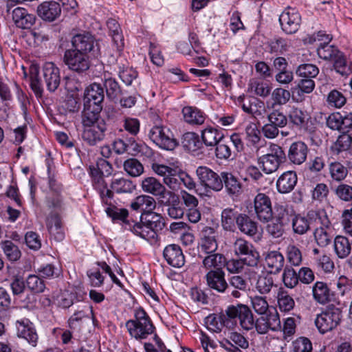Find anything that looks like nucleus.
<instances>
[{"label":"nucleus","mask_w":352,"mask_h":352,"mask_svg":"<svg viewBox=\"0 0 352 352\" xmlns=\"http://www.w3.org/2000/svg\"><path fill=\"white\" fill-rule=\"evenodd\" d=\"M331 179L336 182L344 181L348 175V168L341 162L334 161L328 165Z\"/></svg>","instance_id":"obj_36"},{"label":"nucleus","mask_w":352,"mask_h":352,"mask_svg":"<svg viewBox=\"0 0 352 352\" xmlns=\"http://www.w3.org/2000/svg\"><path fill=\"white\" fill-rule=\"evenodd\" d=\"M284 213H285L286 216L288 215V213L284 209L281 217L278 216L273 221L267 225V230L268 233L274 238H279L284 233V226L288 221L287 219H286L285 218Z\"/></svg>","instance_id":"obj_39"},{"label":"nucleus","mask_w":352,"mask_h":352,"mask_svg":"<svg viewBox=\"0 0 352 352\" xmlns=\"http://www.w3.org/2000/svg\"><path fill=\"white\" fill-rule=\"evenodd\" d=\"M148 135L153 143L165 150L172 151L178 145L173 132L164 126L156 125L153 126Z\"/></svg>","instance_id":"obj_6"},{"label":"nucleus","mask_w":352,"mask_h":352,"mask_svg":"<svg viewBox=\"0 0 352 352\" xmlns=\"http://www.w3.org/2000/svg\"><path fill=\"white\" fill-rule=\"evenodd\" d=\"M205 279L207 286L218 293L223 294L229 289L223 269L208 271L205 275Z\"/></svg>","instance_id":"obj_14"},{"label":"nucleus","mask_w":352,"mask_h":352,"mask_svg":"<svg viewBox=\"0 0 352 352\" xmlns=\"http://www.w3.org/2000/svg\"><path fill=\"white\" fill-rule=\"evenodd\" d=\"M309 148L307 145L302 141L293 142L288 150L287 157L294 164L300 165L307 160Z\"/></svg>","instance_id":"obj_18"},{"label":"nucleus","mask_w":352,"mask_h":352,"mask_svg":"<svg viewBox=\"0 0 352 352\" xmlns=\"http://www.w3.org/2000/svg\"><path fill=\"white\" fill-rule=\"evenodd\" d=\"M290 92L281 87L276 88L273 90L271 98L274 101L272 107L274 108V105H283L287 103L290 99Z\"/></svg>","instance_id":"obj_50"},{"label":"nucleus","mask_w":352,"mask_h":352,"mask_svg":"<svg viewBox=\"0 0 352 352\" xmlns=\"http://www.w3.org/2000/svg\"><path fill=\"white\" fill-rule=\"evenodd\" d=\"M265 261L271 274H278L284 266L285 258L280 252L274 250L267 253Z\"/></svg>","instance_id":"obj_27"},{"label":"nucleus","mask_w":352,"mask_h":352,"mask_svg":"<svg viewBox=\"0 0 352 352\" xmlns=\"http://www.w3.org/2000/svg\"><path fill=\"white\" fill-rule=\"evenodd\" d=\"M268 121L279 128L285 127L287 124V116L279 109H274L267 116Z\"/></svg>","instance_id":"obj_60"},{"label":"nucleus","mask_w":352,"mask_h":352,"mask_svg":"<svg viewBox=\"0 0 352 352\" xmlns=\"http://www.w3.org/2000/svg\"><path fill=\"white\" fill-rule=\"evenodd\" d=\"M226 312L229 320L237 318L243 329L250 331L254 327V315L247 305L243 304L230 305L226 309Z\"/></svg>","instance_id":"obj_8"},{"label":"nucleus","mask_w":352,"mask_h":352,"mask_svg":"<svg viewBox=\"0 0 352 352\" xmlns=\"http://www.w3.org/2000/svg\"><path fill=\"white\" fill-rule=\"evenodd\" d=\"M141 222L146 224V228H149L150 231L155 232V241L157 239L158 233L162 231L165 226L163 217L154 212L141 215Z\"/></svg>","instance_id":"obj_23"},{"label":"nucleus","mask_w":352,"mask_h":352,"mask_svg":"<svg viewBox=\"0 0 352 352\" xmlns=\"http://www.w3.org/2000/svg\"><path fill=\"white\" fill-rule=\"evenodd\" d=\"M128 153L131 155L151 157L152 150L144 143H138L133 138L128 139Z\"/></svg>","instance_id":"obj_42"},{"label":"nucleus","mask_w":352,"mask_h":352,"mask_svg":"<svg viewBox=\"0 0 352 352\" xmlns=\"http://www.w3.org/2000/svg\"><path fill=\"white\" fill-rule=\"evenodd\" d=\"M134 322L129 320L126 322V327L129 334L135 338L136 340L145 339L148 335L153 333L155 327L151 322H145L146 327L143 324V322Z\"/></svg>","instance_id":"obj_20"},{"label":"nucleus","mask_w":352,"mask_h":352,"mask_svg":"<svg viewBox=\"0 0 352 352\" xmlns=\"http://www.w3.org/2000/svg\"><path fill=\"white\" fill-rule=\"evenodd\" d=\"M63 63L73 72L81 74L87 72L91 66L89 54L86 52H79L72 49L65 50L63 56Z\"/></svg>","instance_id":"obj_5"},{"label":"nucleus","mask_w":352,"mask_h":352,"mask_svg":"<svg viewBox=\"0 0 352 352\" xmlns=\"http://www.w3.org/2000/svg\"><path fill=\"white\" fill-rule=\"evenodd\" d=\"M27 287L33 293H42L45 289V284L43 279L36 275H29L26 279Z\"/></svg>","instance_id":"obj_52"},{"label":"nucleus","mask_w":352,"mask_h":352,"mask_svg":"<svg viewBox=\"0 0 352 352\" xmlns=\"http://www.w3.org/2000/svg\"><path fill=\"white\" fill-rule=\"evenodd\" d=\"M73 50L79 52L89 53L94 54L99 52V47L94 37L89 32H83L74 35L72 39Z\"/></svg>","instance_id":"obj_10"},{"label":"nucleus","mask_w":352,"mask_h":352,"mask_svg":"<svg viewBox=\"0 0 352 352\" xmlns=\"http://www.w3.org/2000/svg\"><path fill=\"white\" fill-rule=\"evenodd\" d=\"M229 318L227 316L226 312L222 314L219 316L210 315L206 318V324L208 329L214 331L219 332L223 326L229 324Z\"/></svg>","instance_id":"obj_40"},{"label":"nucleus","mask_w":352,"mask_h":352,"mask_svg":"<svg viewBox=\"0 0 352 352\" xmlns=\"http://www.w3.org/2000/svg\"><path fill=\"white\" fill-rule=\"evenodd\" d=\"M335 193L341 200L349 201L352 200V186L345 184L338 185Z\"/></svg>","instance_id":"obj_64"},{"label":"nucleus","mask_w":352,"mask_h":352,"mask_svg":"<svg viewBox=\"0 0 352 352\" xmlns=\"http://www.w3.org/2000/svg\"><path fill=\"white\" fill-rule=\"evenodd\" d=\"M16 329L19 338H24L33 346H36L38 338L32 324H29L28 322L25 323L24 321H17Z\"/></svg>","instance_id":"obj_26"},{"label":"nucleus","mask_w":352,"mask_h":352,"mask_svg":"<svg viewBox=\"0 0 352 352\" xmlns=\"http://www.w3.org/2000/svg\"><path fill=\"white\" fill-rule=\"evenodd\" d=\"M334 252L339 258H345L351 253V245L349 239L344 236L338 235L334 239Z\"/></svg>","instance_id":"obj_37"},{"label":"nucleus","mask_w":352,"mask_h":352,"mask_svg":"<svg viewBox=\"0 0 352 352\" xmlns=\"http://www.w3.org/2000/svg\"><path fill=\"white\" fill-rule=\"evenodd\" d=\"M215 155L219 160H228L232 155L231 142L223 137L214 146Z\"/></svg>","instance_id":"obj_46"},{"label":"nucleus","mask_w":352,"mask_h":352,"mask_svg":"<svg viewBox=\"0 0 352 352\" xmlns=\"http://www.w3.org/2000/svg\"><path fill=\"white\" fill-rule=\"evenodd\" d=\"M277 300L278 307L281 311L288 312L292 310L295 306L294 300L286 291H280L277 295Z\"/></svg>","instance_id":"obj_47"},{"label":"nucleus","mask_w":352,"mask_h":352,"mask_svg":"<svg viewBox=\"0 0 352 352\" xmlns=\"http://www.w3.org/2000/svg\"><path fill=\"white\" fill-rule=\"evenodd\" d=\"M38 15L44 21H54L61 13V8L56 1H45L37 8Z\"/></svg>","instance_id":"obj_21"},{"label":"nucleus","mask_w":352,"mask_h":352,"mask_svg":"<svg viewBox=\"0 0 352 352\" xmlns=\"http://www.w3.org/2000/svg\"><path fill=\"white\" fill-rule=\"evenodd\" d=\"M184 120L192 125H201L206 120L205 114L196 107H185L182 109Z\"/></svg>","instance_id":"obj_32"},{"label":"nucleus","mask_w":352,"mask_h":352,"mask_svg":"<svg viewBox=\"0 0 352 352\" xmlns=\"http://www.w3.org/2000/svg\"><path fill=\"white\" fill-rule=\"evenodd\" d=\"M43 77L47 89L54 92L60 85V70L53 63H46L43 67Z\"/></svg>","instance_id":"obj_16"},{"label":"nucleus","mask_w":352,"mask_h":352,"mask_svg":"<svg viewBox=\"0 0 352 352\" xmlns=\"http://www.w3.org/2000/svg\"><path fill=\"white\" fill-rule=\"evenodd\" d=\"M288 118L290 122L298 129H301L307 118V115L302 109L293 107L289 112Z\"/></svg>","instance_id":"obj_49"},{"label":"nucleus","mask_w":352,"mask_h":352,"mask_svg":"<svg viewBox=\"0 0 352 352\" xmlns=\"http://www.w3.org/2000/svg\"><path fill=\"white\" fill-rule=\"evenodd\" d=\"M30 87L35 95L41 98L43 94V82L39 76V69L37 65H33L30 67Z\"/></svg>","instance_id":"obj_38"},{"label":"nucleus","mask_w":352,"mask_h":352,"mask_svg":"<svg viewBox=\"0 0 352 352\" xmlns=\"http://www.w3.org/2000/svg\"><path fill=\"white\" fill-rule=\"evenodd\" d=\"M283 280L288 288H294L299 281L298 273L291 267H286L283 274Z\"/></svg>","instance_id":"obj_59"},{"label":"nucleus","mask_w":352,"mask_h":352,"mask_svg":"<svg viewBox=\"0 0 352 352\" xmlns=\"http://www.w3.org/2000/svg\"><path fill=\"white\" fill-rule=\"evenodd\" d=\"M328 43H329L321 44L320 46L318 47L317 53L320 58L332 60L340 51L333 45H329Z\"/></svg>","instance_id":"obj_62"},{"label":"nucleus","mask_w":352,"mask_h":352,"mask_svg":"<svg viewBox=\"0 0 352 352\" xmlns=\"http://www.w3.org/2000/svg\"><path fill=\"white\" fill-rule=\"evenodd\" d=\"M102 110L96 111V108L91 107L90 104L84 105V110L82 115V128L92 126L98 124L100 122H104L99 118V114Z\"/></svg>","instance_id":"obj_31"},{"label":"nucleus","mask_w":352,"mask_h":352,"mask_svg":"<svg viewBox=\"0 0 352 352\" xmlns=\"http://www.w3.org/2000/svg\"><path fill=\"white\" fill-rule=\"evenodd\" d=\"M292 230L295 234L302 235L318 224L328 226L331 221L324 210H309L306 215H294L292 219Z\"/></svg>","instance_id":"obj_1"},{"label":"nucleus","mask_w":352,"mask_h":352,"mask_svg":"<svg viewBox=\"0 0 352 352\" xmlns=\"http://www.w3.org/2000/svg\"><path fill=\"white\" fill-rule=\"evenodd\" d=\"M197 175L205 187L219 192L223 189L222 172L220 175L207 166H199L196 170Z\"/></svg>","instance_id":"obj_9"},{"label":"nucleus","mask_w":352,"mask_h":352,"mask_svg":"<svg viewBox=\"0 0 352 352\" xmlns=\"http://www.w3.org/2000/svg\"><path fill=\"white\" fill-rule=\"evenodd\" d=\"M236 226L242 233L250 236L256 235L258 232L257 223L245 214H239Z\"/></svg>","instance_id":"obj_30"},{"label":"nucleus","mask_w":352,"mask_h":352,"mask_svg":"<svg viewBox=\"0 0 352 352\" xmlns=\"http://www.w3.org/2000/svg\"><path fill=\"white\" fill-rule=\"evenodd\" d=\"M298 177L296 172L288 170L281 174L276 181V189L279 193L292 192L296 186Z\"/></svg>","instance_id":"obj_24"},{"label":"nucleus","mask_w":352,"mask_h":352,"mask_svg":"<svg viewBox=\"0 0 352 352\" xmlns=\"http://www.w3.org/2000/svg\"><path fill=\"white\" fill-rule=\"evenodd\" d=\"M283 30L287 34L296 33L301 23V16L294 8H287L279 16Z\"/></svg>","instance_id":"obj_11"},{"label":"nucleus","mask_w":352,"mask_h":352,"mask_svg":"<svg viewBox=\"0 0 352 352\" xmlns=\"http://www.w3.org/2000/svg\"><path fill=\"white\" fill-rule=\"evenodd\" d=\"M104 98V89L98 83H93L85 91L84 105L90 104L96 108V111L102 109Z\"/></svg>","instance_id":"obj_13"},{"label":"nucleus","mask_w":352,"mask_h":352,"mask_svg":"<svg viewBox=\"0 0 352 352\" xmlns=\"http://www.w3.org/2000/svg\"><path fill=\"white\" fill-rule=\"evenodd\" d=\"M141 187L144 192L156 197L164 205H168L170 197L174 195L172 191L168 190L165 186L154 177H147L142 179Z\"/></svg>","instance_id":"obj_7"},{"label":"nucleus","mask_w":352,"mask_h":352,"mask_svg":"<svg viewBox=\"0 0 352 352\" xmlns=\"http://www.w3.org/2000/svg\"><path fill=\"white\" fill-rule=\"evenodd\" d=\"M1 247L9 260L17 261L20 258L21 251L12 241H3L1 243Z\"/></svg>","instance_id":"obj_54"},{"label":"nucleus","mask_w":352,"mask_h":352,"mask_svg":"<svg viewBox=\"0 0 352 352\" xmlns=\"http://www.w3.org/2000/svg\"><path fill=\"white\" fill-rule=\"evenodd\" d=\"M286 257L287 261L294 266H299L302 261L300 250L294 244H289L286 248Z\"/></svg>","instance_id":"obj_48"},{"label":"nucleus","mask_w":352,"mask_h":352,"mask_svg":"<svg viewBox=\"0 0 352 352\" xmlns=\"http://www.w3.org/2000/svg\"><path fill=\"white\" fill-rule=\"evenodd\" d=\"M331 224L328 226L320 225L319 228H316L314 232V236L316 243L320 247H327L331 242V236L328 232Z\"/></svg>","instance_id":"obj_44"},{"label":"nucleus","mask_w":352,"mask_h":352,"mask_svg":"<svg viewBox=\"0 0 352 352\" xmlns=\"http://www.w3.org/2000/svg\"><path fill=\"white\" fill-rule=\"evenodd\" d=\"M12 18L16 27L21 29H29L35 23L36 16L21 7L15 8L12 11Z\"/></svg>","instance_id":"obj_22"},{"label":"nucleus","mask_w":352,"mask_h":352,"mask_svg":"<svg viewBox=\"0 0 352 352\" xmlns=\"http://www.w3.org/2000/svg\"><path fill=\"white\" fill-rule=\"evenodd\" d=\"M182 145L185 150L192 153H197L203 148V142L199 136L195 132H187L184 134Z\"/></svg>","instance_id":"obj_33"},{"label":"nucleus","mask_w":352,"mask_h":352,"mask_svg":"<svg viewBox=\"0 0 352 352\" xmlns=\"http://www.w3.org/2000/svg\"><path fill=\"white\" fill-rule=\"evenodd\" d=\"M111 188L117 193H131L135 189V185L128 179L119 178L112 181Z\"/></svg>","instance_id":"obj_43"},{"label":"nucleus","mask_w":352,"mask_h":352,"mask_svg":"<svg viewBox=\"0 0 352 352\" xmlns=\"http://www.w3.org/2000/svg\"><path fill=\"white\" fill-rule=\"evenodd\" d=\"M202 142L208 147H214L224 137L219 130L209 126L201 131Z\"/></svg>","instance_id":"obj_34"},{"label":"nucleus","mask_w":352,"mask_h":352,"mask_svg":"<svg viewBox=\"0 0 352 352\" xmlns=\"http://www.w3.org/2000/svg\"><path fill=\"white\" fill-rule=\"evenodd\" d=\"M131 207L134 210H140L141 215L151 212L156 207V201L153 197L148 195H140L137 197L131 203Z\"/></svg>","instance_id":"obj_28"},{"label":"nucleus","mask_w":352,"mask_h":352,"mask_svg":"<svg viewBox=\"0 0 352 352\" xmlns=\"http://www.w3.org/2000/svg\"><path fill=\"white\" fill-rule=\"evenodd\" d=\"M285 154L283 149L276 144H270L267 153L258 159V164L263 171L267 174L276 172L285 161Z\"/></svg>","instance_id":"obj_2"},{"label":"nucleus","mask_w":352,"mask_h":352,"mask_svg":"<svg viewBox=\"0 0 352 352\" xmlns=\"http://www.w3.org/2000/svg\"><path fill=\"white\" fill-rule=\"evenodd\" d=\"M312 344L311 341L304 337H301L296 340L292 343L290 352H311Z\"/></svg>","instance_id":"obj_63"},{"label":"nucleus","mask_w":352,"mask_h":352,"mask_svg":"<svg viewBox=\"0 0 352 352\" xmlns=\"http://www.w3.org/2000/svg\"><path fill=\"white\" fill-rule=\"evenodd\" d=\"M46 206L50 213H58L63 210V204L61 196L58 193L49 195L46 198Z\"/></svg>","instance_id":"obj_53"},{"label":"nucleus","mask_w":352,"mask_h":352,"mask_svg":"<svg viewBox=\"0 0 352 352\" xmlns=\"http://www.w3.org/2000/svg\"><path fill=\"white\" fill-rule=\"evenodd\" d=\"M248 89L258 96L266 98L270 95L272 88L266 82L252 79L248 84Z\"/></svg>","instance_id":"obj_41"},{"label":"nucleus","mask_w":352,"mask_h":352,"mask_svg":"<svg viewBox=\"0 0 352 352\" xmlns=\"http://www.w3.org/2000/svg\"><path fill=\"white\" fill-rule=\"evenodd\" d=\"M234 254L243 263L250 267L257 266L260 255L253 244L243 238H238L233 243Z\"/></svg>","instance_id":"obj_4"},{"label":"nucleus","mask_w":352,"mask_h":352,"mask_svg":"<svg viewBox=\"0 0 352 352\" xmlns=\"http://www.w3.org/2000/svg\"><path fill=\"white\" fill-rule=\"evenodd\" d=\"M314 299L320 304H326L331 301L332 295L327 283L317 281L312 287Z\"/></svg>","instance_id":"obj_29"},{"label":"nucleus","mask_w":352,"mask_h":352,"mask_svg":"<svg viewBox=\"0 0 352 352\" xmlns=\"http://www.w3.org/2000/svg\"><path fill=\"white\" fill-rule=\"evenodd\" d=\"M198 258L201 259V267L208 272L210 270H219L226 265V257L223 254L213 252L210 254H198Z\"/></svg>","instance_id":"obj_17"},{"label":"nucleus","mask_w":352,"mask_h":352,"mask_svg":"<svg viewBox=\"0 0 352 352\" xmlns=\"http://www.w3.org/2000/svg\"><path fill=\"white\" fill-rule=\"evenodd\" d=\"M104 86L106 89L107 96L109 98L113 100L120 94V87L115 79L112 78H105Z\"/></svg>","instance_id":"obj_61"},{"label":"nucleus","mask_w":352,"mask_h":352,"mask_svg":"<svg viewBox=\"0 0 352 352\" xmlns=\"http://www.w3.org/2000/svg\"><path fill=\"white\" fill-rule=\"evenodd\" d=\"M342 311L333 305L326 307L315 319V324L322 333L334 329L340 322Z\"/></svg>","instance_id":"obj_3"},{"label":"nucleus","mask_w":352,"mask_h":352,"mask_svg":"<svg viewBox=\"0 0 352 352\" xmlns=\"http://www.w3.org/2000/svg\"><path fill=\"white\" fill-rule=\"evenodd\" d=\"M274 285V280L270 275L262 274L258 278L256 288L259 293L265 294L270 293Z\"/></svg>","instance_id":"obj_58"},{"label":"nucleus","mask_w":352,"mask_h":352,"mask_svg":"<svg viewBox=\"0 0 352 352\" xmlns=\"http://www.w3.org/2000/svg\"><path fill=\"white\" fill-rule=\"evenodd\" d=\"M239 214L233 208H227L223 210L221 212V226L223 230L234 231Z\"/></svg>","instance_id":"obj_35"},{"label":"nucleus","mask_w":352,"mask_h":352,"mask_svg":"<svg viewBox=\"0 0 352 352\" xmlns=\"http://www.w3.org/2000/svg\"><path fill=\"white\" fill-rule=\"evenodd\" d=\"M107 124L104 122H100L96 125L84 128L82 138L90 146H94L102 141L105 137Z\"/></svg>","instance_id":"obj_15"},{"label":"nucleus","mask_w":352,"mask_h":352,"mask_svg":"<svg viewBox=\"0 0 352 352\" xmlns=\"http://www.w3.org/2000/svg\"><path fill=\"white\" fill-rule=\"evenodd\" d=\"M163 255L166 262L173 267H182L185 263L184 255L178 245H167L164 250Z\"/></svg>","instance_id":"obj_19"},{"label":"nucleus","mask_w":352,"mask_h":352,"mask_svg":"<svg viewBox=\"0 0 352 352\" xmlns=\"http://www.w3.org/2000/svg\"><path fill=\"white\" fill-rule=\"evenodd\" d=\"M296 73L299 77L313 79L318 74L319 69L313 64H302L298 67Z\"/></svg>","instance_id":"obj_55"},{"label":"nucleus","mask_w":352,"mask_h":352,"mask_svg":"<svg viewBox=\"0 0 352 352\" xmlns=\"http://www.w3.org/2000/svg\"><path fill=\"white\" fill-rule=\"evenodd\" d=\"M346 100L344 95L336 89L331 90L327 96L328 105L338 109L343 107L346 103Z\"/></svg>","instance_id":"obj_56"},{"label":"nucleus","mask_w":352,"mask_h":352,"mask_svg":"<svg viewBox=\"0 0 352 352\" xmlns=\"http://www.w3.org/2000/svg\"><path fill=\"white\" fill-rule=\"evenodd\" d=\"M266 320L268 328L272 331H278L281 329L280 320L279 315L275 308L269 310L263 316Z\"/></svg>","instance_id":"obj_51"},{"label":"nucleus","mask_w":352,"mask_h":352,"mask_svg":"<svg viewBox=\"0 0 352 352\" xmlns=\"http://www.w3.org/2000/svg\"><path fill=\"white\" fill-rule=\"evenodd\" d=\"M254 208L257 218L263 222L269 221L273 215L270 197L264 193H258L254 200Z\"/></svg>","instance_id":"obj_12"},{"label":"nucleus","mask_w":352,"mask_h":352,"mask_svg":"<svg viewBox=\"0 0 352 352\" xmlns=\"http://www.w3.org/2000/svg\"><path fill=\"white\" fill-rule=\"evenodd\" d=\"M251 305L254 311L259 315L265 314L270 309L265 297L255 296L251 298Z\"/></svg>","instance_id":"obj_57"},{"label":"nucleus","mask_w":352,"mask_h":352,"mask_svg":"<svg viewBox=\"0 0 352 352\" xmlns=\"http://www.w3.org/2000/svg\"><path fill=\"white\" fill-rule=\"evenodd\" d=\"M124 170L131 177L140 176L144 173V166L142 163L135 158H130L123 164Z\"/></svg>","instance_id":"obj_45"},{"label":"nucleus","mask_w":352,"mask_h":352,"mask_svg":"<svg viewBox=\"0 0 352 352\" xmlns=\"http://www.w3.org/2000/svg\"><path fill=\"white\" fill-rule=\"evenodd\" d=\"M223 186L230 196L238 197L243 192V185L239 179L232 173L222 172Z\"/></svg>","instance_id":"obj_25"}]
</instances>
